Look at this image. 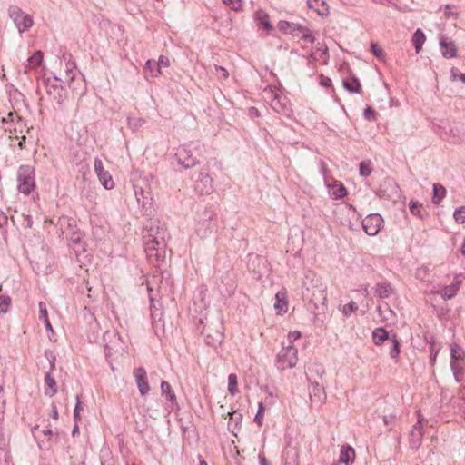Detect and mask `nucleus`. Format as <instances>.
<instances>
[{
    "instance_id": "f257e3e1",
    "label": "nucleus",
    "mask_w": 465,
    "mask_h": 465,
    "mask_svg": "<svg viewBox=\"0 0 465 465\" xmlns=\"http://www.w3.org/2000/svg\"><path fill=\"white\" fill-rule=\"evenodd\" d=\"M167 230L160 222H153L143 236L144 252L151 263H159L166 258Z\"/></svg>"
},
{
    "instance_id": "f03ea898",
    "label": "nucleus",
    "mask_w": 465,
    "mask_h": 465,
    "mask_svg": "<svg viewBox=\"0 0 465 465\" xmlns=\"http://www.w3.org/2000/svg\"><path fill=\"white\" fill-rule=\"evenodd\" d=\"M302 299L315 311L324 312L327 302V286L313 272H308L302 282Z\"/></svg>"
},
{
    "instance_id": "7ed1b4c3",
    "label": "nucleus",
    "mask_w": 465,
    "mask_h": 465,
    "mask_svg": "<svg viewBox=\"0 0 465 465\" xmlns=\"http://www.w3.org/2000/svg\"><path fill=\"white\" fill-rule=\"evenodd\" d=\"M133 188L137 204L143 215H153V197L149 178L147 176H139L135 178L134 180Z\"/></svg>"
},
{
    "instance_id": "20e7f679",
    "label": "nucleus",
    "mask_w": 465,
    "mask_h": 465,
    "mask_svg": "<svg viewBox=\"0 0 465 465\" xmlns=\"http://www.w3.org/2000/svg\"><path fill=\"white\" fill-rule=\"evenodd\" d=\"M264 99L270 103L273 111L287 117L292 114V108L286 97L281 94V90L276 85H269L263 90Z\"/></svg>"
},
{
    "instance_id": "39448f33",
    "label": "nucleus",
    "mask_w": 465,
    "mask_h": 465,
    "mask_svg": "<svg viewBox=\"0 0 465 465\" xmlns=\"http://www.w3.org/2000/svg\"><path fill=\"white\" fill-rule=\"evenodd\" d=\"M218 226V218L212 209H204L197 213L195 232L202 238H207Z\"/></svg>"
},
{
    "instance_id": "423d86ee",
    "label": "nucleus",
    "mask_w": 465,
    "mask_h": 465,
    "mask_svg": "<svg viewBox=\"0 0 465 465\" xmlns=\"http://www.w3.org/2000/svg\"><path fill=\"white\" fill-rule=\"evenodd\" d=\"M105 355L108 361L117 359L125 351V345L115 331H107L104 333Z\"/></svg>"
},
{
    "instance_id": "0eeeda50",
    "label": "nucleus",
    "mask_w": 465,
    "mask_h": 465,
    "mask_svg": "<svg viewBox=\"0 0 465 465\" xmlns=\"http://www.w3.org/2000/svg\"><path fill=\"white\" fill-rule=\"evenodd\" d=\"M298 362V349L293 345L283 346L275 356L274 365L279 371L293 369Z\"/></svg>"
},
{
    "instance_id": "6e6552de",
    "label": "nucleus",
    "mask_w": 465,
    "mask_h": 465,
    "mask_svg": "<svg viewBox=\"0 0 465 465\" xmlns=\"http://www.w3.org/2000/svg\"><path fill=\"white\" fill-rule=\"evenodd\" d=\"M17 188L24 194L28 195L35 187V169L31 165H22L17 172Z\"/></svg>"
},
{
    "instance_id": "1a4fd4ad",
    "label": "nucleus",
    "mask_w": 465,
    "mask_h": 465,
    "mask_svg": "<svg viewBox=\"0 0 465 465\" xmlns=\"http://www.w3.org/2000/svg\"><path fill=\"white\" fill-rule=\"evenodd\" d=\"M8 15L13 20L20 34L28 31L34 25L32 16L25 14L16 5H11L8 8Z\"/></svg>"
},
{
    "instance_id": "9d476101",
    "label": "nucleus",
    "mask_w": 465,
    "mask_h": 465,
    "mask_svg": "<svg viewBox=\"0 0 465 465\" xmlns=\"http://www.w3.org/2000/svg\"><path fill=\"white\" fill-rule=\"evenodd\" d=\"M61 82H63V79L57 76H54V79L48 78L45 81L47 94L58 104H62L66 98V92L62 86Z\"/></svg>"
},
{
    "instance_id": "9b49d317",
    "label": "nucleus",
    "mask_w": 465,
    "mask_h": 465,
    "mask_svg": "<svg viewBox=\"0 0 465 465\" xmlns=\"http://www.w3.org/2000/svg\"><path fill=\"white\" fill-rule=\"evenodd\" d=\"M465 351L457 343L450 344V368L456 381L459 382V375L463 371Z\"/></svg>"
},
{
    "instance_id": "f8f14e48",
    "label": "nucleus",
    "mask_w": 465,
    "mask_h": 465,
    "mask_svg": "<svg viewBox=\"0 0 465 465\" xmlns=\"http://www.w3.org/2000/svg\"><path fill=\"white\" fill-rule=\"evenodd\" d=\"M193 146V143L188 145H181L177 148L175 153L178 164H180L185 169H189L199 163V161L192 152Z\"/></svg>"
},
{
    "instance_id": "ddd939ff",
    "label": "nucleus",
    "mask_w": 465,
    "mask_h": 465,
    "mask_svg": "<svg viewBox=\"0 0 465 465\" xmlns=\"http://www.w3.org/2000/svg\"><path fill=\"white\" fill-rule=\"evenodd\" d=\"M193 189L199 194H210L213 190V179L204 172H199L193 177Z\"/></svg>"
},
{
    "instance_id": "4468645a",
    "label": "nucleus",
    "mask_w": 465,
    "mask_h": 465,
    "mask_svg": "<svg viewBox=\"0 0 465 465\" xmlns=\"http://www.w3.org/2000/svg\"><path fill=\"white\" fill-rule=\"evenodd\" d=\"M364 232L370 236H375L379 233L383 223V218L379 213H370L362 220Z\"/></svg>"
},
{
    "instance_id": "2eb2a0df",
    "label": "nucleus",
    "mask_w": 465,
    "mask_h": 465,
    "mask_svg": "<svg viewBox=\"0 0 465 465\" xmlns=\"http://www.w3.org/2000/svg\"><path fill=\"white\" fill-rule=\"evenodd\" d=\"M94 172L104 189H113L114 182L108 171L104 169L103 161L99 158H95L94 162Z\"/></svg>"
},
{
    "instance_id": "dca6fc26",
    "label": "nucleus",
    "mask_w": 465,
    "mask_h": 465,
    "mask_svg": "<svg viewBox=\"0 0 465 465\" xmlns=\"http://www.w3.org/2000/svg\"><path fill=\"white\" fill-rule=\"evenodd\" d=\"M460 284L461 281L456 276L450 285L443 286L439 290H432L431 292L440 294L444 300H450L457 294Z\"/></svg>"
},
{
    "instance_id": "f3484780",
    "label": "nucleus",
    "mask_w": 465,
    "mask_h": 465,
    "mask_svg": "<svg viewBox=\"0 0 465 465\" xmlns=\"http://www.w3.org/2000/svg\"><path fill=\"white\" fill-rule=\"evenodd\" d=\"M134 375L139 392L142 396L146 395L150 391V386L147 381V373L144 368L139 367L134 370Z\"/></svg>"
},
{
    "instance_id": "a211bd4d",
    "label": "nucleus",
    "mask_w": 465,
    "mask_h": 465,
    "mask_svg": "<svg viewBox=\"0 0 465 465\" xmlns=\"http://www.w3.org/2000/svg\"><path fill=\"white\" fill-rule=\"evenodd\" d=\"M329 58L328 47L325 45H320V44H318L315 50L307 57L308 64H311L312 62H321L322 64H327Z\"/></svg>"
},
{
    "instance_id": "6ab92c4d",
    "label": "nucleus",
    "mask_w": 465,
    "mask_h": 465,
    "mask_svg": "<svg viewBox=\"0 0 465 465\" xmlns=\"http://www.w3.org/2000/svg\"><path fill=\"white\" fill-rule=\"evenodd\" d=\"M423 429L419 424H414L409 432V444L411 449L418 450L422 443Z\"/></svg>"
},
{
    "instance_id": "aec40b11",
    "label": "nucleus",
    "mask_w": 465,
    "mask_h": 465,
    "mask_svg": "<svg viewBox=\"0 0 465 465\" xmlns=\"http://www.w3.org/2000/svg\"><path fill=\"white\" fill-rule=\"evenodd\" d=\"M440 48L441 54L445 58H453L457 55V48L450 39L446 36H442L440 39Z\"/></svg>"
},
{
    "instance_id": "412c9836",
    "label": "nucleus",
    "mask_w": 465,
    "mask_h": 465,
    "mask_svg": "<svg viewBox=\"0 0 465 465\" xmlns=\"http://www.w3.org/2000/svg\"><path fill=\"white\" fill-rule=\"evenodd\" d=\"M308 8L313 10L321 16H327L330 13L328 4L324 0H307Z\"/></svg>"
},
{
    "instance_id": "4be33fe9",
    "label": "nucleus",
    "mask_w": 465,
    "mask_h": 465,
    "mask_svg": "<svg viewBox=\"0 0 465 465\" xmlns=\"http://www.w3.org/2000/svg\"><path fill=\"white\" fill-rule=\"evenodd\" d=\"M45 385V394L48 397H53L57 392V384L56 381L51 373V371H47L45 375L44 380Z\"/></svg>"
},
{
    "instance_id": "5701e85b",
    "label": "nucleus",
    "mask_w": 465,
    "mask_h": 465,
    "mask_svg": "<svg viewBox=\"0 0 465 465\" xmlns=\"http://www.w3.org/2000/svg\"><path fill=\"white\" fill-rule=\"evenodd\" d=\"M328 193L332 199L338 200L347 194V190L341 183L335 181L331 185L328 186Z\"/></svg>"
},
{
    "instance_id": "b1692460",
    "label": "nucleus",
    "mask_w": 465,
    "mask_h": 465,
    "mask_svg": "<svg viewBox=\"0 0 465 465\" xmlns=\"http://www.w3.org/2000/svg\"><path fill=\"white\" fill-rule=\"evenodd\" d=\"M254 19L257 23V25L260 27L262 26V28L265 31L270 32L272 29V26L269 20V15L264 10H262V9L257 10L254 13Z\"/></svg>"
},
{
    "instance_id": "393cba45",
    "label": "nucleus",
    "mask_w": 465,
    "mask_h": 465,
    "mask_svg": "<svg viewBox=\"0 0 465 465\" xmlns=\"http://www.w3.org/2000/svg\"><path fill=\"white\" fill-rule=\"evenodd\" d=\"M355 452L353 448L350 446H342L339 457V463L351 465L354 461Z\"/></svg>"
},
{
    "instance_id": "a878e982",
    "label": "nucleus",
    "mask_w": 465,
    "mask_h": 465,
    "mask_svg": "<svg viewBox=\"0 0 465 465\" xmlns=\"http://www.w3.org/2000/svg\"><path fill=\"white\" fill-rule=\"evenodd\" d=\"M343 87L351 94H361V83L355 76L344 79Z\"/></svg>"
},
{
    "instance_id": "bb28decb",
    "label": "nucleus",
    "mask_w": 465,
    "mask_h": 465,
    "mask_svg": "<svg viewBox=\"0 0 465 465\" xmlns=\"http://www.w3.org/2000/svg\"><path fill=\"white\" fill-rule=\"evenodd\" d=\"M301 25L295 24L292 22L288 21H280L278 27L279 30L285 33V34H291L293 35H298V32L301 28Z\"/></svg>"
},
{
    "instance_id": "cd10ccee",
    "label": "nucleus",
    "mask_w": 465,
    "mask_h": 465,
    "mask_svg": "<svg viewBox=\"0 0 465 465\" xmlns=\"http://www.w3.org/2000/svg\"><path fill=\"white\" fill-rule=\"evenodd\" d=\"M391 337L386 330L381 327L376 328L372 331V341L375 345H381L385 341H390Z\"/></svg>"
},
{
    "instance_id": "c85d7f7f",
    "label": "nucleus",
    "mask_w": 465,
    "mask_h": 465,
    "mask_svg": "<svg viewBox=\"0 0 465 465\" xmlns=\"http://www.w3.org/2000/svg\"><path fill=\"white\" fill-rule=\"evenodd\" d=\"M375 293L381 299L388 298L392 294V288L388 282H381L376 285Z\"/></svg>"
},
{
    "instance_id": "c756f323",
    "label": "nucleus",
    "mask_w": 465,
    "mask_h": 465,
    "mask_svg": "<svg viewBox=\"0 0 465 465\" xmlns=\"http://www.w3.org/2000/svg\"><path fill=\"white\" fill-rule=\"evenodd\" d=\"M409 209L413 215L419 217L420 219H423L427 214L422 204L415 200H411L409 202Z\"/></svg>"
},
{
    "instance_id": "7c9ffc66",
    "label": "nucleus",
    "mask_w": 465,
    "mask_h": 465,
    "mask_svg": "<svg viewBox=\"0 0 465 465\" xmlns=\"http://www.w3.org/2000/svg\"><path fill=\"white\" fill-rule=\"evenodd\" d=\"M43 61V53L41 51L35 52L25 63L26 69L35 68Z\"/></svg>"
},
{
    "instance_id": "2f4dec72",
    "label": "nucleus",
    "mask_w": 465,
    "mask_h": 465,
    "mask_svg": "<svg viewBox=\"0 0 465 465\" xmlns=\"http://www.w3.org/2000/svg\"><path fill=\"white\" fill-rule=\"evenodd\" d=\"M426 37L421 29H417L412 35V43L416 53H419L425 43Z\"/></svg>"
},
{
    "instance_id": "473e14b6",
    "label": "nucleus",
    "mask_w": 465,
    "mask_h": 465,
    "mask_svg": "<svg viewBox=\"0 0 465 465\" xmlns=\"http://www.w3.org/2000/svg\"><path fill=\"white\" fill-rule=\"evenodd\" d=\"M446 195V189L439 183L433 184V197L432 202L434 204H439Z\"/></svg>"
},
{
    "instance_id": "72a5a7b5",
    "label": "nucleus",
    "mask_w": 465,
    "mask_h": 465,
    "mask_svg": "<svg viewBox=\"0 0 465 465\" xmlns=\"http://www.w3.org/2000/svg\"><path fill=\"white\" fill-rule=\"evenodd\" d=\"M390 349H389V354L391 359L396 360L401 352V347L399 341L395 334H393L390 339Z\"/></svg>"
},
{
    "instance_id": "f704fd0d",
    "label": "nucleus",
    "mask_w": 465,
    "mask_h": 465,
    "mask_svg": "<svg viewBox=\"0 0 465 465\" xmlns=\"http://www.w3.org/2000/svg\"><path fill=\"white\" fill-rule=\"evenodd\" d=\"M161 391H162V395L166 396L167 399L172 403L177 404V402H176V396H175L174 392L173 391L169 382H167L165 381H163L161 382Z\"/></svg>"
},
{
    "instance_id": "c9c22d12",
    "label": "nucleus",
    "mask_w": 465,
    "mask_h": 465,
    "mask_svg": "<svg viewBox=\"0 0 465 465\" xmlns=\"http://www.w3.org/2000/svg\"><path fill=\"white\" fill-rule=\"evenodd\" d=\"M42 433L44 436L47 437V440L45 441L44 440H38V447L41 450H48L51 447V440L54 433L51 429H45L42 430Z\"/></svg>"
},
{
    "instance_id": "e433bc0d",
    "label": "nucleus",
    "mask_w": 465,
    "mask_h": 465,
    "mask_svg": "<svg viewBox=\"0 0 465 465\" xmlns=\"http://www.w3.org/2000/svg\"><path fill=\"white\" fill-rule=\"evenodd\" d=\"M145 71L148 72L149 75L153 78H157L162 74V71L156 66L155 63L152 60L146 61L144 64Z\"/></svg>"
},
{
    "instance_id": "4c0bfd02",
    "label": "nucleus",
    "mask_w": 465,
    "mask_h": 465,
    "mask_svg": "<svg viewBox=\"0 0 465 465\" xmlns=\"http://www.w3.org/2000/svg\"><path fill=\"white\" fill-rule=\"evenodd\" d=\"M372 164L370 160L362 161L359 165L360 175L362 177H368L372 173Z\"/></svg>"
},
{
    "instance_id": "58836bf2",
    "label": "nucleus",
    "mask_w": 465,
    "mask_h": 465,
    "mask_svg": "<svg viewBox=\"0 0 465 465\" xmlns=\"http://www.w3.org/2000/svg\"><path fill=\"white\" fill-rule=\"evenodd\" d=\"M238 379L237 376L233 373L230 374L228 377V391L231 395L234 396L238 392Z\"/></svg>"
},
{
    "instance_id": "ea45409f",
    "label": "nucleus",
    "mask_w": 465,
    "mask_h": 465,
    "mask_svg": "<svg viewBox=\"0 0 465 465\" xmlns=\"http://www.w3.org/2000/svg\"><path fill=\"white\" fill-rule=\"evenodd\" d=\"M297 36H301L302 39L307 40L310 43H313L315 41V38L312 31L309 28L304 27L302 25L301 26Z\"/></svg>"
},
{
    "instance_id": "a19ab883",
    "label": "nucleus",
    "mask_w": 465,
    "mask_h": 465,
    "mask_svg": "<svg viewBox=\"0 0 465 465\" xmlns=\"http://www.w3.org/2000/svg\"><path fill=\"white\" fill-rule=\"evenodd\" d=\"M11 305V298L7 295H0V313H6Z\"/></svg>"
},
{
    "instance_id": "79ce46f5",
    "label": "nucleus",
    "mask_w": 465,
    "mask_h": 465,
    "mask_svg": "<svg viewBox=\"0 0 465 465\" xmlns=\"http://www.w3.org/2000/svg\"><path fill=\"white\" fill-rule=\"evenodd\" d=\"M453 217L458 223H465V206L456 209Z\"/></svg>"
},
{
    "instance_id": "37998d69",
    "label": "nucleus",
    "mask_w": 465,
    "mask_h": 465,
    "mask_svg": "<svg viewBox=\"0 0 465 465\" xmlns=\"http://www.w3.org/2000/svg\"><path fill=\"white\" fill-rule=\"evenodd\" d=\"M371 50L374 56H376L380 60H383L385 57L384 52L381 48H380L377 43L372 42L371 44Z\"/></svg>"
},
{
    "instance_id": "c03bdc74",
    "label": "nucleus",
    "mask_w": 465,
    "mask_h": 465,
    "mask_svg": "<svg viewBox=\"0 0 465 465\" xmlns=\"http://www.w3.org/2000/svg\"><path fill=\"white\" fill-rule=\"evenodd\" d=\"M358 309L357 304L354 302H350L345 304L341 310L342 313L348 317Z\"/></svg>"
},
{
    "instance_id": "a18cd8bd",
    "label": "nucleus",
    "mask_w": 465,
    "mask_h": 465,
    "mask_svg": "<svg viewBox=\"0 0 465 465\" xmlns=\"http://www.w3.org/2000/svg\"><path fill=\"white\" fill-rule=\"evenodd\" d=\"M223 3L233 11L242 9V0H223Z\"/></svg>"
},
{
    "instance_id": "49530a36",
    "label": "nucleus",
    "mask_w": 465,
    "mask_h": 465,
    "mask_svg": "<svg viewBox=\"0 0 465 465\" xmlns=\"http://www.w3.org/2000/svg\"><path fill=\"white\" fill-rule=\"evenodd\" d=\"M74 65L73 64H66V69H65V76L63 82H71L74 79Z\"/></svg>"
},
{
    "instance_id": "de8ad7c7",
    "label": "nucleus",
    "mask_w": 465,
    "mask_h": 465,
    "mask_svg": "<svg viewBox=\"0 0 465 465\" xmlns=\"http://www.w3.org/2000/svg\"><path fill=\"white\" fill-rule=\"evenodd\" d=\"M39 306V319L43 320L44 322L48 320V312L46 309V305L44 302H40L38 303Z\"/></svg>"
},
{
    "instance_id": "09e8293b",
    "label": "nucleus",
    "mask_w": 465,
    "mask_h": 465,
    "mask_svg": "<svg viewBox=\"0 0 465 465\" xmlns=\"http://www.w3.org/2000/svg\"><path fill=\"white\" fill-rule=\"evenodd\" d=\"M428 272L429 269L427 267H420L416 270V278L420 281H426Z\"/></svg>"
},
{
    "instance_id": "8fccbe9b",
    "label": "nucleus",
    "mask_w": 465,
    "mask_h": 465,
    "mask_svg": "<svg viewBox=\"0 0 465 465\" xmlns=\"http://www.w3.org/2000/svg\"><path fill=\"white\" fill-rule=\"evenodd\" d=\"M276 298H277V302H276V303L274 304V308H275V310H276L278 312H281L282 311L286 312V309H285V308L287 307V303H286V302H285V301H282V300L280 299V294H279V293H277V294H276Z\"/></svg>"
},
{
    "instance_id": "3c124183",
    "label": "nucleus",
    "mask_w": 465,
    "mask_h": 465,
    "mask_svg": "<svg viewBox=\"0 0 465 465\" xmlns=\"http://www.w3.org/2000/svg\"><path fill=\"white\" fill-rule=\"evenodd\" d=\"M155 64L159 68V70H161V68H163H163L169 67V65H170L169 58L164 55H160L158 58V61Z\"/></svg>"
},
{
    "instance_id": "603ef678",
    "label": "nucleus",
    "mask_w": 465,
    "mask_h": 465,
    "mask_svg": "<svg viewBox=\"0 0 465 465\" xmlns=\"http://www.w3.org/2000/svg\"><path fill=\"white\" fill-rule=\"evenodd\" d=\"M450 77L452 80L459 79L465 84V74L460 73L457 68H452L450 71Z\"/></svg>"
},
{
    "instance_id": "864d4df0",
    "label": "nucleus",
    "mask_w": 465,
    "mask_h": 465,
    "mask_svg": "<svg viewBox=\"0 0 465 465\" xmlns=\"http://www.w3.org/2000/svg\"><path fill=\"white\" fill-rule=\"evenodd\" d=\"M375 115H376V113H375V111L371 107L367 106L364 109L363 116H364V118L366 120H368V121H374L375 120Z\"/></svg>"
},
{
    "instance_id": "5fc2aeb1",
    "label": "nucleus",
    "mask_w": 465,
    "mask_h": 465,
    "mask_svg": "<svg viewBox=\"0 0 465 465\" xmlns=\"http://www.w3.org/2000/svg\"><path fill=\"white\" fill-rule=\"evenodd\" d=\"M45 357L48 359L49 361V363H50V370L48 371H53L54 369H55V356L54 354L50 351H46L45 352Z\"/></svg>"
},
{
    "instance_id": "6e6d98bb",
    "label": "nucleus",
    "mask_w": 465,
    "mask_h": 465,
    "mask_svg": "<svg viewBox=\"0 0 465 465\" xmlns=\"http://www.w3.org/2000/svg\"><path fill=\"white\" fill-rule=\"evenodd\" d=\"M319 84L323 87H331L332 84V81L330 77L325 76L323 74L319 75Z\"/></svg>"
},
{
    "instance_id": "4d7b16f0",
    "label": "nucleus",
    "mask_w": 465,
    "mask_h": 465,
    "mask_svg": "<svg viewBox=\"0 0 465 465\" xmlns=\"http://www.w3.org/2000/svg\"><path fill=\"white\" fill-rule=\"evenodd\" d=\"M382 421L385 425L392 427L396 421V415L395 414L383 415Z\"/></svg>"
},
{
    "instance_id": "13d9d810",
    "label": "nucleus",
    "mask_w": 465,
    "mask_h": 465,
    "mask_svg": "<svg viewBox=\"0 0 465 465\" xmlns=\"http://www.w3.org/2000/svg\"><path fill=\"white\" fill-rule=\"evenodd\" d=\"M214 69H215L216 74L219 77H222L223 79H227L229 77V73L224 67L220 66V65H215Z\"/></svg>"
},
{
    "instance_id": "bf43d9fd",
    "label": "nucleus",
    "mask_w": 465,
    "mask_h": 465,
    "mask_svg": "<svg viewBox=\"0 0 465 465\" xmlns=\"http://www.w3.org/2000/svg\"><path fill=\"white\" fill-rule=\"evenodd\" d=\"M451 8V5H446L445 7H444V15H445V17L446 18H450V17H454V18H457L459 16V13L457 12H452L450 10Z\"/></svg>"
},
{
    "instance_id": "052dcab7",
    "label": "nucleus",
    "mask_w": 465,
    "mask_h": 465,
    "mask_svg": "<svg viewBox=\"0 0 465 465\" xmlns=\"http://www.w3.org/2000/svg\"><path fill=\"white\" fill-rule=\"evenodd\" d=\"M263 413H264V408L262 406V403H260L259 404V408H258V411L255 415V418H254V420L259 424L261 425L262 424V419L263 417Z\"/></svg>"
},
{
    "instance_id": "680f3d73",
    "label": "nucleus",
    "mask_w": 465,
    "mask_h": 465,
    "mask_svg": "<svg viewBox=\"0 0 465 465\" xmlns=\"http://www.w3.org/2000/svg\"><path fill=\"white\" fill-rule=\"evenodd\" d=\"M80 408H81V401L79 397H76V404L74 409V419L75 420H78L80 419Z\"/></svg>"
},
{
    "instance_id": "e2e57ef3",
    "label": "nucleus",
    "mask_w": 465,
    "mask_h": 465,
    "mask_svg": "<svg viewBox=\"0 0 465 465\" xmlns=\"http://www.w3.org/2000/svg\"><path fill=\"white\" fill-rule=\"evenodd\" d=\"M300 337H301V332L299 331H293L289 332V334H288L289 343L292 345V343L294 341L298 340Z\"/></svg>"
},
{
    "instance_id": "0e129e2a",
    "label": "nucleus",
    "mask_w": 465,
    "mask_h": 465,
    "mask_svg": "<svg viewBox=\"0 0 465 465\" xmlns=\"http://www.w3.org/2000/svg\"><path fill=\"white\" fill-rule=\"evenodd\" d=\"M0 123L4 125L3 128L5 132H12V124L6 117L1 118Z\"/></svg>"
},
{
    "instance_id": "69168bd1",
    "label": "nucleus",
    "mask_w": 465,
    "mask_h": 465,
    "mask_svg": "<svg viewBox=\"0 0 465 465\" xmlns=\"http://www.w3.org/2000/svg\"><path fill=\"white\" fill-rule=\"evenodd\" d=\"M313 393L314 395H318L319 397H321L324 395V390L318 383H315L313 385Z\"/></svg>"
},
{
    "instance_id": "338daca9",
    "label": "nucleus",
    "mask_w": 465,
    "mask_h": 465,
    "mask_svg": "<svg viewBox=\"0 0 465 465\" xmlns=\"http://www.w3.org/2000/svg\"><path fill=\"white\" fill-rule=\"evenodd\" d=\"M6 118L9 120V122L12 125L15 123V119H17L18 122L21 121V118L19 116H17V114L15 113H13V112L8 113V114L6 115Z\"/></svg>"
},
{
    "instance_id": "774afa93",
    "label": "nucleus",
    "mask_w": 465,
    "mask_h": 465,
    "mask_svg": "<svg viewBox=\"0 0 465 465\" xmlns=\"http://www.w3.org/2000/svg\"><path fill=\"white\" fill-rule=\"evenodd\" d=\"M258 460L260 465H271L270 461L265 458L263 453H259Z\"/></svg>"
}]
</instances>
